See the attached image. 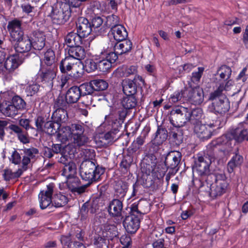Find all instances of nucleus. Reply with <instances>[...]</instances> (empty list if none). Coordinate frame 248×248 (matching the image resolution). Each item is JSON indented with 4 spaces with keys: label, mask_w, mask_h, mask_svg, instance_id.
<instances>
[{
    "label": "nucleus",
    "mask_w": 248,
    "mask_h": 248,
    "mask_svg": "<svg viewBox=\"0 0 248 248\" xmlns=\"http://www.w3.org/2000/svg\"><path fill=\"white\" fill-rule=\"evenodd\" d=\"M230 139L229 134H226L212 140L207 146L206 153L204 156H198L197 160H195L194 169L202 177L203 181L210 180L213 177V175L209 174V166L215 159L213 148L226 144Z\"/></svg>",
    "instance_id": "nucleus-1"
},
{
    "label": "nucleus",
    "mask_w": 248,
    "mask_h": 248,
    "mask_svg": "<svg viewBox=\"0 0 248 248\" xmlns=\"http://www.w3.org/2000/svg\"><path fill=\"white\" fill-rule=\"evenodd\" d=\"M149 204L140 203L138 205L133 204L130 215L126 216L123 221V225L127 232L135 233L140 227V218L142 215L149 211Z\"/></svg>",
    "instance_id": "nucleus-2"
},
{
    "label": "nucleus",
    "mask_w": 248,
    "mask_h": 248,
    "mask_svg": "<svg viewBox=\"0 0 248 248\" xmlns=\"http://www.w3.org/2000/svg\"><path fill=\"white\" fill-rule=\"evenodd\" d=\"M104 171L103 168L96 166L94 162L89 160L83 161L79 168V173L82 180L92 184L98 181Z\"/></svg>",
    "instance_id": "nucleus-3"
},
{
    "label": "nucleus",
    "mask_w": 248,
    "mask_h": 248,
    "mask_svg": "<svg viewBox=\"0 0 248 248\" xmlns=\"http://www.w3.org/2000/svg\"><path fill=\"white\" fill-rule=\"evenodd\" d=\"M205 184L208 187V185H210L208 192L210 196L213 198L220 196L224 194L228 186L224 173H217L215 176L213 175V177L210 180H206L203 183L202 187Z\"/></svg>",
    "instance_id": "nucleus-4"
},
{
    "label": "nucleus",
    "mask_w": 248,
    "mask_h": 248,
    "mask_svg": "<svg viewBox=\"0 0 248 248\" xmlns=\"http://www.w3.org/2000/svg\"><path fill=\"white\" fill-rule=\"evenodd\" d=\"M170 121L174 127H182L190 121L188 108L182 106L174 108L170 113Z\"/></svg>",
    "instance_id": "nucleus-5"
},
{
    "label": "nucleus",
    "mask_w": 248,
    "mask_h": 248,
    "mask_svg": "<svg viewBox=\"0 0 248 248\" xmlns=\"http://www.w3.org/2000/svg\"><path fill=\"white\" fill-rule=\"evenodd\" d=\"M70 16L69 6L66 3L62 2L59 6L52 7L51 16L53 23L57 24H64Z\"/></svg>",
    "instance_id": "nucleus-6"
},
{
    "label": "nucleus",
    "mask_w": 248,
    "mask_h": 248,
    "mask_svg": "<svg viewBox=\"0 0 248 248\" xmlns=\"http://www.w3.org/2000/svg\"><path fill=\"white\" fill-rule=\"evenodd\" d=\"M72 142L78 146L85 145L88 138L85 134V126L83 124H73L71 125Z\"/></svg>",
    "instance_id": "nucleus-7"
},
{
    "label": "nucleus",
    "mask_w": 248,
    "mask_h": 248,
    "mask_svg": "<svg viewBox=\"0 0 248 248\" xmlns=\"http://www.w3.org/2000/svg\"><path fill=\"white\" fill-rule=\"evenodd\" d=\"M219 97L211 99L209 96V100L212 101V102L208 107V111L215 114H223L229 111L230 102L228 99L225 97L223 99H219Z\"/></svg>",
    "instance_id": "nucleus-8"
},
{
    "label": "nucleus",
    "mask_w": 248,
    "mask_h": 248,
    "mask_svg": "<svg viewBox=\"0 0 248 248\" xmlns=\"http://www.w3.org/2000/svg\"><path fill=\"white\" fill-rule=\"evenodd\" d=\"M55 185L50 183L46 186V187L41 190L38 195L39 205L41 209L44 210L47 207H52L53 199L52 197L54 192Z\"/></svg>",
    "instance_id": "nucleus-9"
},
{
    "label": "nucleus",
    "mask_w": 248,
    "mask_h": 248,
    "mask_svg": "<svg viewBox=\"0 0 248 248\" xmlns=\"http://www.w3.org/2000/svg\"><path fill=\"white\" fill-rule=\"evenodd\" d=\"M21 21L15 19L10 21L7 25V30L12 41L19 40L24 36V32L21 27Z\"/></svg>",
    "instance_id": "nucleus-10"
},
{
    "label": "nucleus",
    "mask_w": 248,
    "mask_h": 248,
    "mask_svg": "<svg viewBox=\"0 0 248 248\" xmlns=\"http://www.w3.org/2000/svg\"><path fill=\"white\" fill-rule=\"evenodd\" d=\"M191 89L187 94V100L194 105H201L204 100V92L199 86H193L191 83H189Z\"/></svg>",
    "instance_id": "nucleus-11"
},
{
    "label": "nucleus",
    "mask_w": 248,
    "mask_h": 248,
    "mask_svg": "<svg viewBox=\"0 0 248 248\" xmlns=\"http://www.w3.org/2000/svg\"><path fill=\"white\" fill-rule=\"evenodd\" d=\"M232 138L237 142L248 141V125L245 123H239L231 132Z\"/></svg>",
    "instance_id": "nucleus-12"
},
{
    "label": "nucleus",
    "mask_w": 248,
    "mask_h": 248,
    "mask_svg": "<svg viewBox=\"0 0 248 248\" xmlns=\"http://www.w3.org/2000/svg\"><path fill=\"white\" fill-rule=\"evenodd\" d=\"M76 25L77 32L83 38L88 36L92 32H93L91 24L85 17H80L78 18Z\"/></svg>",
    "instance_id": "nucleus-13"
},
{
    "label": "nucleus",
    "mask_w": 248,
    "mask_h": 248,
    "mask_svg": "<svg viewBox=\"0 0 248 248\" xmlns=\"http://www.w3.org/2000/svg\"><path fill=\"white\" fill-rule=\"evenodd\" d=\"M213 131L211 125L197 124L194 127V132L201 140H204L211 138Z\"/></svg>",
    "instance_id": "nucleus-14"
},
{
    "label": "nucleus",
    "mask_w": 248,
    "mask_h": 248,
    "mask_svg": "<svg viewBox=\"0 0 248 248\" xmlns=\"http://www.w3.org/2000/svg\"><path fill=\"white\" fill-rule=\"evenodd\" d=\"M181 154L178 151H171L168 154L165 160L166 166L170 169L176 168L181 159Z\"/></svg>",
    "instance_id": "nucleus-15"
},
{
    "label": "nucleus",
    "mask_w": 248,
    "mask_h": 248,
    "mask_svg": "<svg viewBox=\"0 0 248 248\" xmlns=\"http://www.w3.org/2000/svg\"><path fill=\"white\" fill-rule=\"evenodd\" d=\"M113 119L112 115H109L108 118L106 117V120L107 119ZM111 125L112 129L106 133L103 136V139L106 140L107 143L112 142L116 138V134L119 132V128L121 127V124L119 121L117 119L112 120Z\"/></svg>",
    "instance_id": "nucleus-16"
},
{
    "label": "nucleus",
    "mask_w": 248,
    "mask_h": 248,
    "mask_svg": "<svg viewBox=\"0 0 248 248\" xmlns=\"http://www.w3.org/2000/svg\"><path fill=\"white\" fill-rule=\"evenodd\" d=\"M57 69L55 66H50L48 68H42L40 77L42 82L47 83L49 86L53 85L52 80L56 77Z\"/></svg>",
    "instance_id": "nucleus-17"
},
{
    "label": "nucleus",
    "mask_w": 248,
    "mask_h": 248,
    "mask_svg": "<svg viewBox=\"0 0 248 248\" xmlns=\"http://www.w3.org/2000/svg\"><path fill=\"white\" fill-rule=\"evenodd\" d=\"M8 128L16 135L21 142L23 144H26L30 142L28 132L24 130L20 126L15 124H11L8 126Z\"/></svg>",
    "instance_id": "nucleus-18"
},
{
    "label": "nucleus",
    "mask_w": 248,
    "mask_h": 248,
    "mask_svg": "<svg viewBox=\"0 0 248 248\" xmlns=\"http://www.w3.org/2000/svg\"><path fill=\"white\" fill-rule=\"evenodd\" d=\"M15 49L19 53H25L29 51L32 47V42L27 36H24L19 40H16Z\"/></svg>",
    "instance_id": "nucleus-19"
},
{
    "label": "nucleus",
    "mask_w": 248,
    "mask_h": 248,
    "mask_svg": "<svg viewBox=\"0 0 248 248\" xmlns=\"http://www.w3.org/2000/svg\"><path fill=\"white\" fill-rule=\"evenodd\" d=\"M123 207V203L121 201L114 199L109 202L108 212L109 215L113 217H120L122 216Z\"/></svg>",
    "instance_id": "nucleus-20"
},
{
    "label": "nucleus",
    "mask_w": 248,
    "mask_h": 248,
    "mask_svg": "<svg viewBox=\"0 0 248 248\" xmlns=\"http://www.w3.org/2000/svg\"><path fill=\"white\" fill-rule=\"evenodd\" d=\"M137 72V68L135 66L129 67L126 65H122L117 68L113 73V75L118 78L128 77L134 75Z\"/></svg>",
    "instance_id": "nucleus-21"
},
{
    "label": "nucleus",
    "mask_w": 248,
    "mask_h": 248,
    "mask_svg": "<svg viewBox=\"0 0 248 248\" xmlns=\"http://www.w3.org/2000/svg\"><path fill=\"white\" fill-rule=\"evenodd\" d=\"M132 43L130 40H124L116 43L114 50L119 55L128 53L132 48Z\"/></svg>",
    "instance_id": "nucleus-22"
},
{
    "label": "nucleus",
    "mask_w": 248,
    "mask_h": 248,
    "mask_svg": "<svg viewBox=\"0 0 248 248\" xmlns=\"http://www.w3.org/2000/svg\"><path fill=\"white\" fill-rule=\"evenodd\" d=\"M82 38L79 33L71 31L65 36V43L69 47L80 45L82 43Z\"/></svg>",
    "instance_id": "nucleus-23"
},
{
    "label": "nucleus",
    "mask_w": 248,
    "mask_h": 248,
    "mask_svg": "<svg viewBox=\"0 0 248 248\" xmlns=\"http://www.w3.org/2000/svg\"><path fill=\"white\" fill-rule=\"evenodd\" d=\"M21 63L19 57L17 55L8 57L4 62V67L9 72H13Z\"/></svg>",
    "instance_id": "nucleus-24"
},
{
    "label": "nucleus",
    "mask_w": 248,
    "mask_h": 248,
    "mask_svg": "<svg viewBox=\"0 0 248 248\" xmlns=\"http://www.w3.org/2000/svg\"><path fill=\"white\" fill-rule=\"evenodd\" d=\"M81 94L78 86H74L68 90L65 94L66 100L70 104L77 103Z\"/></svg>",
    "instance_id": "nucleus-25"
},
{
    "label": "nucleus",
    "mask_w": 248,
    "mask_h": 248,
    "mask_svg": "<svg viewBox=\"0 0 248 248\" xmlns=\"http://www.w3.org/2000/svg\"><path fill=\"white\" fill-rule=\"evenodd\" d=\"M68 57L73 58L75 61L83 59L85 57V50L80 45L69 47L68 49Z\"/></svg>",
    "instance_id": "nucleus-26"
},
{
    "label": "nucleus",
    "mask_w": 248,
    "mask_h": 248,
    "mask_svg": "<svg viewBox=\"0 0 248 248\" xmlns=\"http://www.w3.org/2000/svg\"><path fill=\"white\" fill-rule=\"evenodd\" d=\"M33 36L32 47L35 49L41 50L45 46V35L42 32L36 31L33 32Z\"/></svg>",
    "instance_id": "nucleus-27"
},
{
    "label": "nucleus",
    "mask_w": 248,
    "mask_h": 248,
    "mask_svg": "<svg viewBox=\"0 0 248 248\" xmlns=\"http://www.w3.org/2000/svg\"><path fill=\"white\" fill-rule=\"evenodd\" d=\"M52 118L55 123L61 125L68 121V114L67 111L64 108H57L53 112Z\"/></svg>",
    "instance_id": "nucleus-28"
},
{
    "label": "nucleus",
    "mask_w": 248,
    "mask_h": 248,
    "mask_svg": "<svg viewBox=\"0 0 248 248\" xmlns=\"http://www.w3.org/2000/svg\"><path fill=\"white\" fill-rule=\"evenodd\" d=\"M124 93L126 95H133L137 92V85L133 80L125 79L122 82Z\"/></svg>",
    "instance_id": "nucleus-29"
},
{
    "label": "nucleus",
    "mask_w": 248,
    "mask_h": 248,
    "mask_svg": "<svg viewBox=\"0 0 248 248\" xmlns=\"http://www.w3.org/2000/svg\"><path fill=\"white\" fill-rule=\"evenodd\" d=\"M111 31L114 39L118 42L125 40L128 36L126 29L122 25L113 28Z\"/></svg>",
    "instance_id": "nucleus-30"
},
{
    "label": "nucleus",
    "mask_w": 248,
    "mask_h": 248,
    "mask_svg": "<svg viewBox=\"0 0 248 248\" xmlns=\"http://www.w3.org/2000/svg\"><path fill=\"white\" fill-rule=\"evenodd\" d=\"M57 138L62 143L70 141L72 142V135L70 126H62L59 129Z\"/></svg>",
    "instance_id": "nucleus-31"
},
{
    "label": "nucleus",
    "mask_w": 248,
    "mask_h": 248,
    "mask_svg": "<svg viewBox=\"0 0 248 248\" xmlns=\"http://www.w3.org/2000/svg\"><path fill=\"white\" fill-rule=\"evenodd\" d=\"M103 20L100 16L93 18L91 26L93 32L97 35H100L105 32V28L102 26Z\"/></svg>",
    "instance_id": "nucleus-32"
},
{
    "label": "nucleus",
    "mask_w": 248,
    "mask_h": 248,
    "mask_svg": "<svg viewBox=\"0 0 248 248\" xmlns=\"http://www.w3.org/2000/svg\"><path fill=\"white\" fill-rule=\"evenodd\" d=\"M83 65L80 62H75L69 74L72 80H77L81 78L83 73Z\"/></svg>",
    "instance_id": "nucleus-33"
},
{
    "label": "nucleus",
    "mask_w": 248,
    "mask_h": 248,
    "mask_svg": "<svg viewBox=\"0 0 248 248\" xmlns=\"http://www.w3.org/2000/svg\"><path fill=\"white\" fill-rule=\"evenodd\" d=\"M76 61L74 59L68 56L62 59L60 63V69L62 73L70 72Z\"/></svg>",
    "instance_id": "nucleus-34"
},
{
    "label": "nucleus",
    "mask_w": 248,
    "mask_h": 248,
    "mask_svg": "<svg viewBox=\"0 0 248 248\" xmlns=\"http://www.w3.org/2000/svg\"><path fill=\"white\" fill-rule=\"evenodd\" d=\"M144 164L146 165V173L149 174L151 172H153L155 171L156 165L155 156L152 154L147 155L143 162V165Z\"/></svg>",
    "instance_id": "nucleus-35"
},
{
    "label": "nucleus",
    "mask_w": 248,
    "mask_h": 248,
    "mask_svg": "<svg viewBox=\"0 0 248 248\" xmlns=\"http://www.w3.org/2000/svg\"><path fill=\"white\" fill-rule=\"evenodd\" d=\"M55 58V55L54 51L49 48L44 53L40 60L42 62H44L47 66H55L53 65Z\"/></svg>",
    "instance_id": "nucleus-36"
},
{
    "label": "nucleus",
    "mask_w": 248,
    "mask_h": 248,
    "mask_svg": "<svg viewBox=\"0 0 248 248\" xmlns=\"http://www.w3.org/2000/svg\"><path fill=\"white\" fill-rule=\"evenodd\" d=\"M168 136V132L165 128L159 127H158L153 140L154 144L157 145L162 144L167 140Z\"/></svg>",
    "instance_id": "nucleus-37"
},
{
    "label": "nucleus",
    "mask_w": 248,
    "mask_h": 248,
    "mask_svg": "<svg viewBox=\"0 0 248 248\" xmlns=\"http://www.w3.org/2000/svg\"><path fill=\"white\" fill-rule=\"evenodd\" d=\"M77 173V167L75 163L72 162L67 165L63 166L62 175L66 178L74 176Z\"/></svg>",
    "instance_id": "nucleus-38"
},
{
    "label": "nucleus",
    "mask_w": 248,
    "mask_h": 248,
    "mask_svg": "<svg viewBox=\"0 0 248 248\" xmlns=\"http://www.w3.org/2000/svg\"><path fill=\"white\" fill-rule=\"evenodd\" d=\"M180 127H174L170 129V137L172 139L173 142L176 144H180L183 140V133L181 130L179 128Z\"/></svg>",
    "instance_id": "nucleus-39"
},
{
    "label": "nucleus",
    "mask_w": 248,
    "mask_h": 248,
    "mask_svg": "<svg viewBox=\"0 0 248 248\" xmlns=\"http://www.w3.org/2000/svg\"><path fill=\"white\" fill-rule=\"evenodd\" d=\"M0 112L6 116L11 117L16 116L18 113L17 110H16L11 103L8 104L6 103L5 104H2L0 108Z\"/></svg>",
    "instance_id": "nucleus-40"
},
{
    "label": "nucleus",
    "mask_w": 248,
    "mask_h": 248,
    "mask_svg": "<svg viewBox=\"0 0 248 248\" xmlns=\"http://www.w3.org/2000/svg\"><path fill=\"white\" fill-rule=\"evenodd\" d=\"M232 85V81L231 80H228L225 85L223 83L220 84L217 90L210 93V98L214 99L216 97H220L224 90H229L230 89V87Z\"/></svg>",
    "instance_id": "nucleus-41"
},
{
    "label": "nucleus",
    "mask_w": 248,
    "mask_h": 248,
    "mask_svg": "<svg viewBox=\"0 0 248 248\" xmlns=\"http://www.w3.org/2000/svg\"><path fill=\"white\" fill-rule=\"evenodd\" d=\"M68 200L67 197L62 194L61 193L55 194L53 198V203L55 207H60L64 206L67 202Z\"/></svg>",
    "instance_id": "nucleus-42"
},
{
    "label": "nucleus",
    "mask_w": 248,
    "mask_h": 248,
    "mask_svg": "<svg viewBox=\"0 0 248 248\" xmlns=\"http://www.w3.org/2000/svg\"><path fill=\"white\" fill-rule=\"evenodd\" d=\"M137 104L136 98L133 95H127L122 101V106L125 109H131L135 108Z\"/></svg>",
    "instance_id": "nucleus-43"
},
{
    "label": "nucleus",
    "mask_w": 248,
    "mask_h": 248,
    "mask_svg": "<svg viewBox=\"0 0 248 248\" xmlns=\"http://www.w3.org/2000/svg\"><path fill=\"white\" fill-rule=\"evenodd\" d=\"M11 103L18 112L19 110L23 111L26 108V103L18 95H15L13 97Z\"/></svg>",
    "instance_id": "nucleus-44"
},
{
    "label": "nucleus",
    "mask_w": 248,
    "mask_h": 248,
    "mask_svg": "<svg viewBox=\"0 0 248 248\" xmlns=\"http://www.w3.org/2000/svg\"><path fill=\"white\" fill-rule=\"evenodd\" d=\"M243 157L238 154L234 155L228 163V169L230 172L233 171V168L240 166L243 162Z\"/></svg>",
    "instance_id": "nucleus-45"
},
{
    "label": "nucleus",
    "mask_w": 248,
    "mask_h": 248,
    "mask_svg": "<svg viewBox=\"0 0 248 248\" xmlns=\"http://www.w3.org/2000/svg\"><path fill=\"white\" fill-rule=\"evenodd\" d=\"M23 173V170L21 169H18L16 172H12L10 169H5L3 174L4 179L7 181L11 179H15L20 177Z\"/></svg>",
    "instance_id": "nucleus-46"
},
{
    "label": "nucleus",
    "mask_w": 248,
    "mask_h": 248,
    "mask_svg": "<svg viewBox=\"0 0 248 248\" xmlns=\"http://www.w3.org/2000/svg\"><path fill=\"white\" fill-rule=\"evenodd\" d=\"M60 125L53 121H48L45 123L44 131L50 135H52L57 132L60 128Z\"/></svg>",
    "instance_id": "nucleus-47"
},
{
    "label": "nucleus",
    "mask_w": 248,
    "mask_h": 248,
    "mask_svg": "<svg viewBox=\"0 0 248 248\" xmlns=\"http://www.w3.org/2000/svg\"><path fill=\"white\" fill-rule=\"evenodd\" d=\"M232 70L230 67L226 66H221L217 71V75L219 76V77L223 79H228L231 75Z\"/></svg>",
    "instance_id": "nucleus-48"
},
{
    "label": "nucleus",
    "mask_w": 248,
    "mask_h": 248,
    "mask_svg": "<svg viewBox=\"0 0 248 248\" xmlns=\"http://www.w3.org/2000/svg\"><path fill=\"white\" fill-rule=\"evenodd\" d=\"M188 112L189 113V120L194 123V121L199 120L203 116V111L201 108H196L191 110L188 108Z\"/></svg>",
    "instance_id": "nucleus-49"
},
{
    "label": "nucleus",
    "mask_w": 248,
    "mask_h": 248,
    "mask_svg": "<svg viewBox=\"0 0 248 248\" xmlns=\"http://www.w3.org/2000/svg\"><path fill=\"white\" fill-rule=\"evenodd\" d=\"M81 94L83 95L91 94L94 91L93 85L92 84V80L89 83L82 84L78 87Z\"/></svg>",
    "instance_id": "nucleus-50"
},
{
    "label": "nucleus",
    "mask_w": 248,
    "mask_h": 248,
    "mask_svg": "<svg viewBox=\"0 0 248 248\" xmlns=\"http://www.w3.org/2000/svg\"><path fill=\"white\" fill-rule=\"evenodd\" d=\"M92 84L93 85L94 91H104L108 87V83L103 79H97L92 80Z\"/></svg>",
    "instance_id": "nucleus-51"
},
{
    "label": "nucleus",
    "mask_w": 248,
    "mask_h": 248,
    "mask_svg": "<svg viewBox=\"0 0 248 248\" xmlns=\"http://www.w3.org/2000/svg\"><path fill=\"white\" fill-rule=\"evenodd\" d=\"M204 68L202 67H199L198 68V71L193 72L192 73V76L191 77L190 82L192 84V83L195 84L196 86H198L199 82L200 81L201 77L203 74V72L204 71Z\"/></svg>",
    "instance_id": "nucleus-52"
},
{
    "label": "nucleus",
    "mask_w": 248,
    "mask_h": 248,
    "mask_svg": "<svg viewBox=\"0 0 248 248\" xmlns=\"http://www.w3.org/2000/svg\"><path fill=\"white\" fill-rule=\"evenodd\" d=\"M119 22V17L115 15H112L107 17L106 24V26L108 28H110L111 31H112L113 28L116 26L120 25Z\"/></svg>",
    "instance_id": "nucleus-53"
},
{
    "label": "nucleus",
    "mask_w": 248,
    "mask_h": 248,
    "mask_svg": "<svg viewBox=\"0 0 248 248\" xmlns=\"http://www.w3.org/2000/svg\"><path fill=\"white\" fill-rule=\"evenodd\" d=\"M115 189L117 196L121 199L125 196L127 190V187L126 185L125 184L119 183L116 185Z\"/></svg>",
    "instance_id": "nucleus-54"
},
{
    "label": "nucleus",
    "mask_w": 248,
    "mask_h": 248,
    "mask_svg": "<svg viewBox=\"0 0 248 248\" xmlns=\"http://www.w3.org/2000/svg\"><path fill=\"white\" fill-rule=\"evenodd\" d=\"M67 186L68 188L72 191L76 187L79 185L80 181L78 177L75 176L67 177Z\"/></svg>",
    "instance_id": "nucleus-55"
},
{
    "label": "nucleus",
    "mask_w": 248,
    "mask_h": 248,
    "mask_svg": "<svg viewBox=\"0 0 248 248\" xmlns=\"http://www.w3.org/2000/svg\"><path fill=\"white\" fill-rule=\"evenodd\" d=\"M112 66L111 62L106 58L98 62V68L100 71L103 72H107Z\"/></svg>",
    "instance_id": "nucleus-56"
},
{
    "label": "nucleus",
    "mask_w": 248,
    "mask_h": 248,
    "mask_svg": "<svg viewBox=\"0 0 248 248\" xmlns=\"http://www.w3.org/2000/svg\"><path fill=\"white\" fill-rule=\"evenodd\" d=\"M144 143V138L142 136L138 137L136 140H135L131 146V150L133 152H136L139 150L141 146Z\"/></svg>",
    "instance_id": "nucleus-57"
},
{
    "label": "nucleus",
    "mask_w": 248,
    "mask_h": 248,
    "mask_svg": "<svg viewBox=\"0 0 248 248\" xmlns=\"http://www.w3.org/2000/svg\"><path fill=\"white\" fill-rule=\"evenodd\" d=\"M23 156L32 159L35 158V155L38 154V150L32 147L30 148H25L23 150Z\"/></svg>",
    "instance_id": "nucleus-58"
},
{
    "label": "nucleus",
    "mask_w": 248,
    "mask_h": 248,
    "mask_svg": "<svg viewBox=\"0 0 248 248\" xmlns=\"http://www.w3.org/2000/svg\"><path fill=\"white\" fill-rule=\"evenodd\" d=\"M45 123L44 118L41 116H38L35 119V126L38 131H44Z\"/></svg>",
    "instance_id": "nucleus-59"
},
{
    "label": "nucleus",
    "mask_w": 248,
    "mask_h": 248,
    "mask_svg": "<svg viewBox=\"0 0 248 248\" xmlns=\"http://www.w3.org/2000/svg\"><path fill=\"white\" fill-rule=\"evenodd\" d=\"M98 67V62L96 63L92 60H88L86 62L85 68L88 73L94 71Z\"/></svg>",
    "instance_id": "nucleus-60"
},
{
    "label": "nucleus",
    "mask_w": 248,
    "mask_h": 248,
    "mask_svg": "<svg viewBox=\"0 0 248 248\" xmlns=\"http://www.w3.org/2000/svg\"><path fill=\"white\" fill-rule=\"evenodd\" d=\"M89 203H84L80 209L79 216H80L81 219L82 220L86 219L88 217L89 212Z\"/></svg>",
    "instance_id": "nucleus-61"
},
{
    "label": "nucleus",
    "mask_w": 248,
    "mask_h": 248,
    "mask_svg": "<svg viewBox=\"0 0 248 248\" xmlns=\"http://www.w3.org/2000/svg\"><path fill=\"white\" fill-rule=\"evenodd\" d=\"M19 126L27 131L29 129H34L30 124V120L28 119H21L18 121Z\"/></svg>",
    "instance_id": "nucleus-62"
},
{
    "label": "nucleus",
    "mask_w": 248,
    "mask_h": 248,
    "mask_svg": "<svg viewBox=\"0 0 248 248\" xmlns=\"http://www.w3.org/2000/svg\"><path fill=\"white\" fill-rule=\"evenodd\" d=\"M183 96L181 91H176L170 97L169 100L170 103H175L180 101Z\"/></svg>",
    "instance_id": "nucleus-63"
},
{
    "label": "nucleus",
    "mask_w": 248,
    "mask_h": 248,
    "mask_svg": "<svg viewBox=\"0 0 248 248\" xmlns=\"http://www.w3.org/2000/svg\"><path fill=\"white\" fill-rule=\"evenodd\" d=\"M39 90V86L37 84H32L28 86L26 89L27 96H32L35 94Z\"/></svg>",
    "instance_id": "nucleus-64"
}]
</instances>
